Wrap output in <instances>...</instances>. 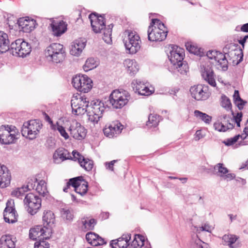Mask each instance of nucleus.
I'll list each match as a JSON object with an SVG mask.
<instances>
[{"instance_id":"obj_37","label":"nucleus","mask_w":248,"mask_h":248,"mask_svg":"<svg viewBox=\"0 0 248 248\" xmlns=\"http://www.w3.org/2000/svg\"><path fill=\"white\" fill-rule=\"evenodd\" d=\"M190 247L191 248H209L207 244L202 241L197 234L192 236Z\"/></svg>"},{"instance_id":"obj_20","label":"nucleus","mask_w":248,"mask_h":248,"mask_svg":"<svg viewBox=\"0 0 248 248\" xmlns=\"http://www.w3.org/2000/svg\"><path fill=\"white\" fill-rule=\"evenodd\" d=\"M17 23L20 31L25 32H30L34 29L36 25V21L29 17L20 18Z\"/></svg>"},{"instance_id":"obj_23","label":"nucleus","mask_w":248,"mask_h":248,"mask_svg":"<svg viewBox=\"0 0 248 248\" xmlns=\"http://www.w3.org/2000/svg\"><path fill=\"white\" fill-rule=\"evenodd\" d=\"M131 237L130 233L124 234L117 239L111 240L110 246L112 248H126L130 244Z\"/></svg>"},{"instance_id":"obj_58","label":"nucleus","mask_w":248,"mask_h":248,"mask_svg":"<svg viewBox=\"0 0 248 248\" xmlns=\"http://www.w3.org/2000/svg\"><path fill=\"white\" fill-rule=\"evenodd\" d=\"M34 248H49V244L45 241L41 242H35L34 244Z\"/></svg>"},{"instance_id":"obj_4","label":"nucleus","mask_w":248,"mask_h":248,"mask_svg":"<svg viewBox=\"0 0 248 248\" xmlns=\"http://www.w3.org/2000/svg\"><path fill=\"white\" fill-rule=\"evenodd\" d=\"M45 54L48 61L56 63L62 62L66 55L63 46L58 43H53L47 46Z\"/></svg>"},{"instance_id":"obj_34","label":"nucleus","mask_w":248,"mask_h":248,"mask_svg":"<svg viewBox=\"0 0 248 248\" xmlns=\"http://www.w3.org/2000/svg\"><path fill=\"white\" fill-rule=\"evenodd\" d=\"M238 237L233 234H225L222 236L223 245L228 246L230 248H236L238 245L235 242L238 240Z\"/></svg>"},{"instance_id":"obj_27","label":"nucleus","mask_w":248,"mask_h":248,"mask_svg":"<svg viewBox=\"0 0 248 248\" xmlns=\"http://www.w3.org/2000/svg\"><path fill=\"white\" fill-rule=\"evenodd\" d=\"M86 46V41L84 39H78L73 42L70 49L71 55L78 56Z\"/></svg>"},{"instance_id":"obj_53","label":"nucleus","mask_w":248,"mask_h":248,"mask_svg":"<svg viewBox=\"0 0 248 248\" xmlns=\"http://www.w3.org/2000/svg\"><path fill=\"white\" fill-rule=\"evenodd\" d=\"M239 43L242 46V48H240L239 51L240 52V53L238 54V57L239 58V59L237 61V62L235 63L236 65H238L239 63H240L243 59V49L245 47V44L246 42L245 41L243 40V39L239 40H238Z\"/></svg>"},{"instance_id":"obj_1","label":"nucleus","mask_w":248,"mask_h":248,"mask_svg":"<svg viewBox=\"0 0 248 248\" xmlns=\"http://www.w3.org/2000/svg\"><path fill=\"white\" fill-rule=\"evenodd\" d=\"M89 18L93 31L96 33L103 32V39L106 43L110 44L112 42L111 34L113 25L110 24L106 27L104 16H98L94 13L90 14Z\"/></svg>"},{"instance_id":"obj_8","label":"nucleus","mask_w":248,"mask_h":248,"mask_svg":"<svg viewBox=\"0 0 248 248\" xmlns=\"http://www.w3.org/2000/svg\"><path fill=\"white\" fill-rule=\"evenodd\" d=\"M10 48L13 55L20 57H25L31 52L30 44L21 39L12 43Z\"/></svg>"},{"instance_id":"obj_60","label":"nucleus","mask_w":248,"mask_h":248,"mask_svg":"<svg viewBox=\"0 0 248 248\" xmlns=\"http://www.w3.org/2000/svg\"><path fill=\"white\" fill-rule=\"evenodd\" d=\"M82 102H83V103L79 104L80 108H84V110H87V108L89 107V102L88 100H87V98L84 96L82 100Z\"/></svg>"},{"instance_id":"obj_30","label":"nucleus","mask_w":248,"mask_h":248,"mask_svg":"<svg viewBox=\"0 0 248 248\" xmlns=\"http://www.w3.org/2000/svg\"><path fill=\"white\" fill-rule=\"evenodd\" d=\"M10 49V41L7 33L0 31V53L6 52Z\"/></svg>"},{"instance_id":"obj_50","label":"nucleus","mask_w":248,"mask_h":248,"mask_svg":"<svg viewBox=\"0 0 248 248\" xmlns=\"http://www.w3.org/2000/svg\"><path fill=\"white\" fill-rule=\"evenodd\" d=\"M17 18L16 17L11 14L7 15V24L10 29H13L15 26L17 24Z\"/></svg>"},{"instance_id":"obj_6","label":"nucleus","mask_w":248,"mask_h":248,"mask_svg":"<svg viewBox=\"0 0 248 248\" xmlns=\"http://www.w3.org/2000/svg\"><path fill=\"white\" fill-rule=\"evenodd\" d=\"M42 124L37 120H31L24 123L21 128V132L22 136L30 140H33L36 138Z\"/></svg>"},{"instance_id":"obj_12","label":"nucleus","mask_w":248,"mask_h":248,"mask_svg":"<svg viewBox=\"0 0 248 248\" xmlns=\"http://www.w3.org/2000/svg\"><path fill=\"white\" fill-rule=\"evenodd\" d=\"M51 232V228H45L41 225H38L30 230L29 236L32 240H38V242L44 241L50 237Z\"/></svg>"},{"instance_id":"obj_10","label":"nucleus","mask_w":248,"mask_h":248,"mask_svg":"<svg viewBox=\"0 0 248 248\" xmlns=\"http://www.w3.org/2000/svg\"><path fill=\"white\" fill-rule=\"evenodd\" d=\"M16 127L12 125L0 126V142L4 144L14 143L16 139Z\"/></svg>"},{"instance_id":"obj_13","label":"nucleus","mask_w":248,"mask_h":248,"mask_svg":"<svg viewBox=\"0 0 248 248\" xmlns=\"http://www.w3.org/2000/svg\"><path fill=\"white\" fill-rule=\"evenodd\" d=\"M3 218L6 222L14 223L17 221L18 214L15 208L14 202L12 200H8L3 213Z\"/></svg>"},{"instance_id":"obj_40","label":"nucleus","mask_w":248,"mask_h":248,"mask_svg":"<svg viewBox=\"0 0 248 248\" xmlns=\"http://www.w3.org/2000/svg\"><path fill=\"white\" fill-rule=\"evenodd\" d=\"M35 190L41 195L45 196L48 193L46 183L44 180H40L37 183Z\"/></svg>"},{"instance_id":"obj_2","label":"nucleus","mask_w":248,"mask_h":248,"mask_svg":"<svg viewBox=\"0 0 248 248\" xmlns=\"http://www.w3.org/2000/svg\"><path fill=\"white\" fill-rule=\"evenodd\" d=\"M168 55L170 62L181 74H186L188 67L185 61H183L185 56L184 50L177 46L172 45Z\"/></svg>"},{"instance_id":"obj_42","label":"nucleus","mask_w":248,"mask_h":248,"mask_svg":"<svg viewBox=\"0 0 248 248\" xmlns=\"http://www.w3.org/2000/svg\"><path fill=\"white\" fill-rule=\"evenodd\" d=\"M195 116L201 119L206 124H209L211 123L212 120V117L207 115L206 113H203L199 110H196L194 111Z\"/></svg>"},{"instance_id":"obj_49","label":"nucleus","mask_w":248,"mask_h":248,"mask_svg":"<svg viewBox=\"0 0 248 248\" xmlns=\"http://www.w3.org/2000/svg\"><path fill=\"white\" fill-rule=\"evenodd\" d=\"M186 49L190 53L197 55H201V49L197 46L192 45L190 43L186 44Z\"/></svg>"},{"instance_id":"obj_47","label":"nucleus","mask_w":248,"mask_h":248,"mask_svg":"<svg viewBox=\"0 0 248 248\" xmlns=\"http://www.w3.org/2000/svg\"><path fill=\"white\" fill-rule=\"evenodd\" d=\"M61 214L62 217L70 221L72 220L74 217L73 211L71 209L63 208L61 211Z\"/></svg>"},{"instance_id":"obj_29","label":"nucleus","mask_w":248,"mask_h":248,"mask_svg":"<svg viewBox=\"0 0 248 248\" xmlns=\"http://www.w3.org/2000/svg\"><path fill=\"white\" fill-rule=\"evenodd\" d=\"M87 241L93 246L102 245L106 243L104 239L93 232H88L86 235Z\"/></svg>"},{"instance_id":"obj_39","label":"nucleus","mask_w":248,"mask_h":248,"mask_svg":"<svg viewBox=\"0 0 248 248\" xmlns=\"http://www.w3.org/2000/svg\"><path fill=\"white\" fill-rule=\"evenodd\" d=\"M161 117L156 114H151L148 117V121L147 122V125L149 127L156 126L160 121Z\"/></svg>"},{"instance_id":"obj_26","label":"nucleus","mask_w":248,"mask_h":248,"mask_svg":"<svg viewBox=\"0 0 248 248\" xmlns=\"http://www.w3.org/2000/svg\"><path fill=\"white\" fill-rule=\"evenodd\" d=\"M50 27L54 35L60 36L67 30V24L62 20L53 21Z\"/></svg>"},{"instance_id":"obj_11","label":"nucleus","mask_w":248,"mask_h":248,"mask_svg":"<svg viewBox=\"0 0 248 248\" xmlns=\"http://www.w3.org/2000/svg\"><path fill=\"white\" fill-rule=\"evenodd\" d=\"M214 127L215 130L224 132L234 127V121L228 115H221L214 123Z\"/></svg>"},{"instance_id":"obj_16","label":"nucleus","mask_w":248,"mask_h":248,"mask_svg":"<svg viewBox=\"0 0 248 248\" xmlns=\"http://www.w3.org/2000/svg\"><path fill=\"white\" fill-rule=\"evenodd\" d=\"M206 56L209 59H214L217 62L223 71L228 69V61L225 54L216 50H209L207 52Z\"/></svg>"},{"instance_id":"obj_32","label":"nucleus","mask_w":248,"mask_h":248,"mask_svg":"<svg viewBox=\"0 0 248 248\" xmlns=\"http://www.w3.org/2000/svg\"><path fill=\"white\" fill-rule=\"evenodd\" d=\"M124 64L127 72L131 75H135L139 71V66L135 60L127 59L124 60Z\"/></svg>"},{"instance_id":"obj_55","label":"nucleus","mask_w":248,"mask_h":248,"mask_svg":"<svg viewBox=\"0 0 248 248\" xmlns=\"http://www.w3.org/2000/svg\"><path fill=\"white\" fill-rule=\"evenodd\" d=\"M57 130L59 131L60 135L65 140L69 138V135L66 132L65 128L62 125H60L58 122H57Z\"/></svg>"},{"instance_id":"obj_51","label":"nucleus","mask_w":248,"mask_h":248,"mask_svg":"<svg viewBox=\"0 0 248 248\" xmlns=\"http://www.w3.org/2000/svg\"><path fill=\"white\" fill-rule=\"evenodd\" d=\"M86 112H87L88 120L92 123H97L100 119L101 118L99 115H96L97 114L89 109H88Z\"/></svg>"},{"instance_id":"obj_17","label":"nucleus","mask_w":248,"mask_h":248,"mask_svg":"<svg viewBox=\"0 0 248 248\" xmlns=\"http://www.w3.org/2000/svg\"><path fill=\"white\" fill-rule=\"evenodd\" d=\"M69 130L72 136L78 140L84 139L86 135V130L84 127L77 121L72 123Z\"/></svg>"},{"instance_id":"obj_7","label":"nucleus","mask_w":248,"mask_h":248,"mask_svg":"<svg viewBox=\"0 0 248 248\" xmlns=\"http://www.w3.org/2000/svg\"><path fill=\"white\" fill-rule=\"evenodd\" d=\"M72 84L78 91L86 93L93 87L92 79L85 75H76L72 78Z\"/></svg>"},{"instance_id":"obj_44","label":"nucleus","mask_w":248,"mask_h":248,"mask_svg":"<svg viewBox=\"0 0 248 248\" xmlns=\"http://www.w3.org/2000/svg\"><path fill=\"white\" fill-rule=\"evenodd\" d=\"M220 105L227 111L232 109V104L230 99L225 95H221L220 99Z\"/></svg>"},{"instance_id":"obj_22","label":"nucleus","mask_w":248,"mask_h":248,"mask_svg":"<svg viewBox=\"0 0 248 248\" xmlns=\"http://www.w3.org/2000/svg\"><path fill=\"white\" fill-rule=\"evenodd\" d=\"M84 96H82L79 94L74 95L71 100L72 113L77 115L84 114L87 110L84 108H81L79 104L83 103L82 100Z\"/></svg>"},{"instance_id":"obj_33","label":"nucleus","mask_w":248,"mask_h":248,"mask_svg":"<svg viewBox=\"0 0 248 248\" xmlns=\"http://www.w3.org/2000/svg\"><path fill=\"white\" fill-rule=\"evenodd\" d=\"M55 221L54 215L52 212L47 211L44 213L43 221L44 228H50Z\"/></svg>"},{"instance_id":"obj_3","label":"nucleus","mask_w":248,"mask_h":248,"mask_svg":"<svg viewBox=\"0 0 248 248\" xmlns=\"http://www.w3.org/2000/svg\"><path fill=\"white\" fill-rule=\"evenodd\" d=\"M123 37L125 49L129 53L135 54L140 49L141 40L136 31L130 30H125Z\"/></svg>"},{"instance_id":"obj_18","label":"nucleus","mask_w":248,"mask_h":248,"mask_svg":"<svg viewBox=\"0 0 248 248\" xmlns=\"http://www.w3.org/2000/svg\"><path fill=\"white\" fill-rule=\"evenodd\" d=\"M72 155L74 161H78L80 167L85 170L89 171L93 169L94 163L92 160L85 158L76 151L72 152Z\"/></svg>"},{"instance_id":"obj_64","label":"nucleus","mask_w":248,"mask_h":248,"mask_svg":"<svg viewBox=\"0 0 248 248\" xmlns=\"http://www.w3.org/2000/svg\"><path fill=\"white\" fill-rule=\"evenodd\" d=\"M240 31L245 32H248V23L242 25L240 28Z\"/></svg>"},{"instance_id":"obj_31","label":"nucleus","mask_w":248,"mask_h":248,"mask_svg":"<svg viewBox=\"0 0 248 248\" xmlns=\"http://www.w3.org/2000/svg\"><path fill=\"white\" fill-rule=\"evenodd\" d=\"M89 110L94 112L101 117L105 110L104 103L97 100L91 102V105L88 108Z\"/></svg>"},{"instance_id":"obj_57","label":"nucleus","mask_w":248,"mask_h":248,"mask_svg":"<svg viewBox=\"0 0 248 248\" xmlns=\"http://www.w3.org/2000/svg\"><path fill=\"white\" fill-rule=\"evenodd\" d=\"M212 231L211 227L208 224H205L203 226L197 228V232H200V231H206L211 232Z\"/></svg>"},{"instance_id":"obj_43","label":"nucleus","mask_w":248,"mask_h":248,"mask_svg":"<svg viewBox=\"0 0 248 248\" xmlns=\"http://www.w3.org/2000/svg\"><path fill=\"white\" fill-rule=\"evenodd\" d=\"M215 170H217L216 174L220 177H223L224 175L228 173L229 170L227 168L223 167L222 163H218L214 167Z\"/></svg>"},{"instance_id":"obj_36","label":"nucleus","mask_w":248,"mask_h":248,"mask_svg":"<svg viewBox=\"0 0 248 248\" xmlns=\"http://www.w3.org/2000/svg\"><path fill=\"white\" fill-rule=\"evenodd\" d=\"M96 222L94 219L83 217L81 220V228L85 232L93 229Z\"/></svg>"},{"instance_id":"obj_59","label":"nucleus","mask_w":248,"mask_h":248,"mask_svg":"<svg viewBox=\"0 0 248 248\" xmlns=\"http://www.w3.org/2000/svg\"><path fill=\"white\" fill-rule=\"evenodd\" d=\"M138 239H139L140 241H141V244H142V243H143L142 242L144 241V237H143V236H142L141 235H140V234H135V235L134 239V240L132 242V243H133L132 245L135 246L137 243V245L138 246L140 245V244H138V241L137 240Z\"/></svg>"},{"instance_id":"obj_48","label":"nucleus","mask_w":248,"mask_h":248,"mask_svg":"<svg viewBox=\"0 0 248 248\" xmlns=\"http://www.w3.org/2000/svg\"><path fill=\"white\" fill-rule=\"evenodd\" d=\"M240 138H241L242 140H244L246 138V136H244V134H239L235 136L233 138L227 139L226 140H224L223 142L226 146H231L233 145L234 143H235Z\"/></svg>"},{"instance_id":"obj_56","label":"nucleus","mask_w":248,"mask_h":248,"mask_svg":"<svg viewBox=\"0 0 248 248\" xmlns=\"http://www.w3.org/2000/svg\"><path fill=\"white\" fill-rule=\"evenodd\" d=\"M37 183H38V182L36 178L29 180L28 182L27 185L25 186V187H27V190L35 189L36 186L37 185Z\"/></svg>"},{"instance_id":"obj_52","label":"nucleus","mask_w":248,"mask_h":248,"mask_svg":"<svg viewBox=\"0 0 248 248\" xmlns=\"http://www.w3.org/2000/svg\"><path fill=\"white\" fill-rule=\"evenodd\" d=\"M82 180H83V177L79 176L70 179L68 182L70 185L75 188V190L76 187H77L80 184L82 183Z\"/></svg>"},{"instance_id":"obj_54","label":"nucleus","mask_w":248,"mask_h":248,"mask_svg":"<svg viewBox=\"0 0 248 248\" xmlns=\"http://www.w3.org/2000/svg\"><path fill=\"white\" fill-rule=\"evenodd\" d=\"M155 25L157 26L156 28H162V29L167 30L166 27L165 26L164 24L159 19H153L149 26H151V28H152L155 27Z\"/></svg>"},{"instance_id":"obj_63","label":"nucleus","mask_w":248,"mask_h":248,"mask_svg":"<svg viewBox=\"0 0 248 248\" xmlns=\"http://www.w3.org/2000/svg\"><path fill=\"white\" fill-rule=\"evenodd\" d=\"M223 177L228 181L233 179L235 177V175L233 173H228L225 174Z\"/></svg>"},{"instance_id":"obj_21","label":"nucleus","mask_w":248,"mask_h":248,"mask_svg":"<svg viewBox=\"0 0 248 248\" xmlns=\"http://www.w3.org/2000/svg\"><path fill=\"white\" fill-rule=\"evenodd\" d=\"M132 87L136 93L141 95H151L153 91L150 90L145 83L140 79L134 80L132 82Z\"/></svg>"},{"instance_id":"obj_45","label":"nucleus","mask_w":248,"mask_h":248,"mask_svg":"<svg viewBox=\"0 0 248 248\" xmlns=\"http://www.w3.org/2000/svg\"><path fill=\"white\" fill-rule=\"evenodd\" d=\"M88 186V183L83 180L82 181V183L76 187L75 191L81 196L84 195L87 192Z\"/></svg>"},{"instance_id":"obj_5","label":"nucleus","mask_w":248,"mask_h":248,"mask_svg":"<svg viewBox=\"0 0 248 248\" xmlns=\"http://www.w3.org/2000/svg\"><path fill=\"white\" fill-rule=\"evenodd\" d=\"M130 98V94L127 91L115 90L111 93L109 101L113 108L119 109L125 106Z\"/></svg>"},{"instance_id":"obj_19","label":"nucleus","mask_w":248,"mask_h":248,"mask_svg":"<svg viewBox=\"0 0 248 248\" xmlns=\"http://www.w3.org/2000/svg\"><path fill=\"white\" fill-rule=\"evenodd\" d=\"M124 126L118 122H112L108 126L106 125L103 129L104 135L108 138L116 137L120 134L123 130Z\"/></svg>"},{"instance_id":"obj_14","label":"nucleus","mask_w":248,"mask_h":248,"mask_svg":"<svg viewBox=\"0 0 248 248\" xmlns=\"http://www.w3.org/2000/svg\"><path fill=\"white\" fill-rule=\"evenodd\" d=\"M190 92L192 97L197 100H205L210 94L208 87L202 84L191 87Z\"/></svg>"},{"instance_id":"obj_24","label":"nucleus","mask_w":248,"mask_h":248,"mask_svg":"<svg viewBox=\"0 0 248 248\" xmlns=\"http://www.w3.org/2000/svg\"><path fill=\"white\" fill-rule=\"evenodd\" d=\"M202 76L209 84L213 87L216 86L215 75L212 67L209 65H203L202 67Z\"/></svg>"},{"instance_id":"obj_15","label":"nucleus","mask_w":248,"mask_h":248,"mask_svg":"<svg viewBox=\"0 0 248 248\" xmlns=\"http://www.w3.org/2000/svg\"><path fill=\"white\" fill-rule=\"evenodd\" d=\"M167 33V30L156 28V27L151 28L149 26L148 30V38L150 41L161 42L166 39Z\"/></svg>"},{"instance_id":"obj_38","label":"nucleus","mask_w":248,"mask_h":248,"mask_svg":"<svg viewBox=\"0 0 248 248\" xmlns=\"http://www.w3.org/2000/svg\"><path fill=\"white\" fill-rule=\"evenodd\" d=\"M234 103L241 110L243 108L244 106L247 103V101L243 100L240 96L238 90H235L233 95Z\"/></svg>"},{"instance_id":"obj_25","label":"nucleus","mask_w":248,"mask_h":248,"mask_svg":"<svg viewBox=\"0 0 248 248\" xmlns=\"http://www.w3.org/2000/svg\"><path fill=\"white\" fill-rule=\"evenodd\" d=\"M53 158L55 163L59 164L67 159H73V156L70 155L67 150L63 148H59L54 152Z\"/></svg>"},{"instance_id":"obj_62","label":"nucleus","mask_w":248,"mask_h":248,"mask_svg":"<svg viewBox=\"0 0 248 248\" xmlns=\"http://www.w3.org/2000/svg\"><path fill=\"white\" fill-rule=\"evenodd\" d=\"M203 137V135L202 134L201 130H197L196 132V133L195 134V140L196 141H198L201 139Z\"/></svg>"},{"instance_id":"obj_61","label":"nucleus","mask_w":248,"mask_h":248,"mask_svg":"<svg viewBox=\"0 0 248 248\" xmlns=\"http://www.w3.org/2000/svg\"><path fill=\"white\" fill-rule=\"evenodd\" d=\"M116 161V160H113L109 162H106L105 166L106 169L111 171H113V166Z\"/></svg>"},{"instance_id":"obj_28","label":"nucleus","mask_w":248,"mask_h":248,"mask_svg":"<svg viewBox=\"0 0 248 248\" xmlns=\"http://www.w3.org/2000/svg\"><path fill=\"white\" fill-rule=\"evenodd\" d=\"M11 176L7 168L4 165H0V187H7L10 183Z\"/></svg>"},{"instance_id":"obj_9","label":"nucleus","mask_w":248,"mask_h":248,"mask_svg":"<svg viewBox=\"0 0 248 248\" xmlns=\"http://www.w3.org/2000/svg\"><path fill=\"white\" fill-rule=\"evenodd\" d=\"M24 202L28 212L31 215H35L41 207V199L32 193L25 196Z\"/></svg>"},{"instance_id":"obj_35","label":"nucleus","mask_w":248,"mask_h":248,"mask_svg":"<svg viewBox=\"0 0 248 248\" xmlns=\"http://www.w3.org/2000/svg\"><path fill=\"white\" fill-rule=\"evenodd\" d=\"M15 241L10 235H3L0 238V248H15Z\"/></svg>"},{"instance_id":"obj_41","label":"nucleus","mask_w":248,"mask_h":248,"mask_svg":"<svg viewBox=\"0 0 248 248\" xmlns=\"http://www.w3.org/2000/svg\"><path fill=\"white\" fill-rule=\"evenodd\" d=\"M97 66V63L94 59L90 58L86 60L83 68L85 72H88L96 67Z\"/></svg>"},{"instance_id":"obj_46","label":"nucleus","mask_w":248,"mask_h":248,"mask_svg":"<svg viewBox=\"0 0 248 248\" xmlns=\"http://www.w3.org/2000/svg\"><path fill=\"white\" fill-rule=\"evenodd\" d=\"M27 191V187H25V186H23L14 190L12 192L11 194L13 197L22 199L24 196L25 193Z\"/></svg>"}]
</instances>
